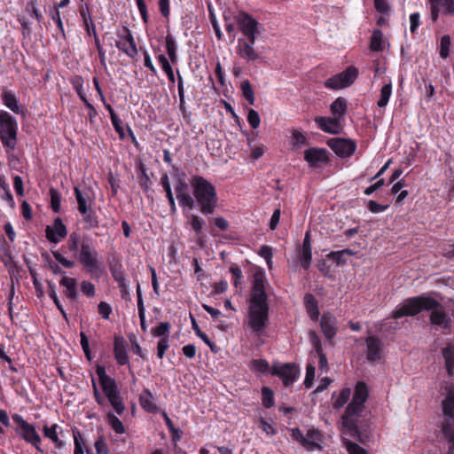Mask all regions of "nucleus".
I'll list each match as a JSON object with an SVG mask.
<instances>
[{"instance_id": "nucleus-10", "label": "nucleus", "mask_w": 454, "mask_h": 454, "mask_svg": "<svg viewBox=\"0 0 454 454\" xmlns=\"http://www.w3.org/2000/svg\"><path fill=\"white\" fill-rule=\"evenodd\" d=\"M358 75V70L354 67H348L345 71L328 78L325 86L331 90H340L350 86Z\"/></svg>"}, {"instance_id": "nucleus-47", "label": "nucleus", "mask_w": 454, "mask_h": 454, "mask_svg": "<svg viewBox=\"0 0 454 454\" xmlns=\"http://www.w3.org/2000/svg\"><path fill=\"white\" fill-rule=\"evenodd\" d=\"M312 261V251L311 249L301 248L300 254V262L301 266L304 270H308L311 264Z\"/></svg>"}, {"instance_id": "nucleus-24", "label": "nucleus", "mask_w": 454, "mask_h": 454, "mask_svg": "<svg viewBox=\"0 0 454 454\" xmlns=\"http://www.w3.org/2000/svg\"><path fill=\"white\" fill-rule=\"evenodd\" d=\"M319 441V432L314 429H309L308 430L306 435H304L302 446L309 451H312L316 449L321 450L322 446L318 443Z\"/></svg>"}, {"instance_id": "nucleus-51", "label": "nucleus", "mask_w": 454, "mask_h": 454, "mask_svg": "<svg viewBox=\"0 0 454 454\" xmlns=\"http://www.w3.org/2000/svg\"><path fill=\"white\" fill-rule=\"evenodd\" d=\"M247 121L252 129H257L261 122L259 114L254 109H249L247 113Z\"/></svg>"}, {"instance_id": "nucleus-4", "label": "nucleus", "mask_w": 454, "mask_h": 454, "mask_svg": "<svg viewBox=\"0 0 454 454\" xmlns=\"http://www.w3.org/2000/svg\"><path fill=\"white\" fill-rule=\"evenodd\" d=\"M191 185L200 212L205 215L213 214L218 200L215 186L200 176L192 178Z\"/></svg>"}, {"instance_id": "nucleus-12", "label": "nucleus", "mask_w": 454, "mask_h": 454, "mask_svg": "<svg viewBox=\"0 0 454 454\" xmlns=\"http://www.w3.org/2000/svg\"><path fill=\"white\" fill-rule=\"evenodd\" d=\"M256 38L238 39L237 54L247 62H254L260 59V53L254 49Z\"/></svg>"}, {"instance_id": "nucleus-1", "label": "nucleus", "mask_w": 454, "mask_h": 454, "mask_svg": "<svg viewBox=\"0 0 454 454\" xmlns=\"http://www.w3.org/2000/svg\"><path fill=\"white\" fill-rule=\"evenodd\" d=\"M268 280L263 271H256L253 276L252 289L247 312V325L251 331L259 335L269 324Z\"/></svg>"}, {"instance_id": "nucleus-40", "label": "nucleus", "mask_w": 454, "mask_h": 454, "mask_svg": "<svg viewBox=\"0 0 454 454\" xmlns=\"http://www.w3.org/2000/svg\"><path fill=\"white\" fill-rule=\"evenodd\" d=\"M351 395L350 388H343L336 399L333 401V408L341 409L349 400Z\"/></svg>"}, {"instance_id": "nucleus-27", "label": "nucleus", "mask_w": 454, "mask_h": 454, "mask_svg": "<svg viewBox=\"0 0 454 454\" xmlns=\"http://www.w3.org/2000/svg\"><path fill=\"white\" fill-rule=\"evenodd\" d=\"M144 411L153 414L161 411L160 407L157 403L156 398L147 389H144Z\"/></svg>"}, {"instance_id": "nucleus-41", "label": "nucleus", "mask_w": 454, "mask_h": 454, "mask_svg": "<svg viewBox=\"0 0 454 454\" xmlns=\"http://www.w3.org/2000/svg\"><path fill=\"white\" fill-rule=\"evenodd\" d=\"M314 345L316 348V351L318 355V367L321 371L327 372L328 371V363L325 355L322 352V348L320 341L315 337L314 338Z\"/></svg>"}, {"instance_id": "nucleus-8", "label": "nucleus", "mask_w": 454, "mask_h": 454, "mask_svg": "<svg viewBox=\"0 0 454 454\" xmlns=\"http://www.w3.org/2000/svg\"><path fill=\"white\" fill-rule=\"evenodd\" d=\"M74 257L89 273L94 274L99 270L98 254L90 238L82 239L80 250Z\"/></svg>"}, {"instance_id": "nucleus-49", "label": "nucleus", "mask_w": 454, "mask_h": 454, "mask_svg": "<svg viewBox=\"0 0 454 454\" xmlns=\"http://www.w3.org/2000/svg\"><path fill=\"white\" fill-rule=\"evenodd\" d=\"M72 85L74 87V89L75 90V91L77 92L79 98L82 99V100H85V92L83 90V80L82 78V76H74L73 79H72Z\"/></svg>"}, {"instance_id": "nucleus-32", "label": "nucleus", "mask_w": 454, "mask_h": 454, "mask_svg": "<svg viewBox=\"0 0 454 454\" xmlns=\"http://www.w3.org/2000/svg\"><path fill=\"white\" fill-rule=\"evenodd\" d=\"M74 450V454H84V449L86 447L85 440L83 439L81 432L78 428L74 427L72 429Z\"/></svg>"}, {"instance_id": "nucleus-31", "label": "nucleus", "mask_w": 454, "mask_h": 454, "mask_svg": "<svg viewBox=\"0 0 454 454\" xmlns=\"http://www.w3.org/2000/svg\"><path fill=\"white\" fill-rule=\"evenodd\" d=\"M187 223L199 239L203 236V227L206 224L204 219L197 215H190L187 216Z\"/></svg>"}, {"instance_id": "nucleus-55", "label": "nucleus", "mask_w": 454, "mask_h": 454, "mask_svg": "<svg viewBox=\"0 0 454 454\" xmlns=\"http://www.w3.org/2000/svg\"><path fill=\"white\" fill-rule=\"evenodd\" d=\"M259 254L266 260L268 266L270 267V264L272 263V248L269 246L263 245L260 247Z\"/></svg>"}, {"instance_id": "nucleus-46", "label": "nucleus", "mask_w": 454, "mask_h": 454, "mask_svg": "<svg viewBox=\"0 0 454 454\" xmlns=\"http://www.w3.org/2000/svg\"><path fill=\"white\" fill-rule=\"evenodd\" d=\"M262 403L265 408H270L274 405L273 392L267 387L262 388Z\"/></svg>"}, {"instance_id": "nucleus-28", "label": "nucleus", "mask_w": 454, "mask_h": 454, "mask_svg": "<svg viewBox=\"0 0 454 454\" xmlns=\"http://www.w3.org/2000/svg\"><path fill=\"white\" fill-rule=\"evenodd\" d=\"M304 303L307 312L312 320H317L319 316L317 301L311 294H307L304 297Z\"/></svg>"}, {"instance_id": "nucleus-3", "label": "nucleus", "mask_w": 454, "mask_h": 454, "mask_svg": "<svg viewBox=\"0 0 454 454\" xmlns=\"http://www.w3.org/2000/svg\"><path fill=\"white\" fill-rule=\"evenodd\" d=\"M368 395L369 391L366 384L364 381H358L356 385L353 399L341 416L342 434L354 437L360 442H362V439L357 426V419L363 412Z\"/></svg>"}, {"instance_id": "nucleus-45", "label": "nucleus", "mask_w": 454, "mask_h": 454, "mask_svg": "<svg viewBox=\"0 0 454 454\" xmlns=\"http://www.w3.org/2000/svg\"><path fill=\"white\" fill-rule=\"evenodd\" d=\"M250 368L256 372L265 373L270 366L269 363L264 359H254L250 363Z\"/></svg>"}, {"instance_id": "nucleus-64", "label": "nucleus", "mask_w": 454, "mask_h": 454, "mask_svg": "<svg viewBox=\"0 0 454 454\" xmlns=\"http://www.w3.org/2000/svg\"><path fill=\"white\" fill-rule=\"evenodd\" d=\"M442 253L446 258L454 261V242L444 245Z\"/></svg>"}, {"instance_id": "nucleus-61", "label": "nucleus", "mask_w": 454, "mask_h": 454, "mask_svg": "<svg viewBox=\"0 0 454 454\" xmlns=\"http://www.w3.org/2000/svg\"><path fill=\"white\" fill-rule=\"evenodd\" d=\"M81 290L88 297H93L95 294V286L89 281H82L81 283Z\"/></svg>"}, {"instance_id": "nucleus-52", "label": "nucleus", "mask_w": 454, "mask_h": 454, "mask_svg": "<svg viewBox=\"0 0 454 454\" xmlns=\"http://www.w3.org/2000/svg\"><path fill=\"white\" fill-rule=\"evenodd\" d=\"M176 198L179 200V203L181 206L187 207L190 209H192L193 207L194 200H193L192 197L188 192L179 194V196Z\"/></svg>"}, {"instance_id": "nucleus-18", "label": "nucleus", "mask_w": 454, "mask_h": 454, "mask_svg": "<svg viewBox=\"0 0 454 454\" xmlns=\"http://www.w3.org/2000/svg\"><path fill=\"white\" fill-rule=\"evenodd\" d=\"M366 348L367 360L373 363L379 362L382 355V341L374 336H369L366 339Z\"/></svg>"}, {"instance_id": "nucleus-62", "label": "nucleus", "mask_w": 454, "mask_h": 454, "mask_svg": "<svg viewBox=\"0 0 454 454\" xmlns=\"http://www.w3.org/2000/svg\"><path fill=\"white\" fill-rule=\"evenodd\" d=\"M52 254H53L54 258L59 263H61L64 267H66L67 269H72V268L74 267V261L67 260L62 254H60L59 252H52Z\"/></svg>"}, {"instance_id": "nucleus-36", "label": "nucleus", "mask_w": 454, "mask_h": 454, "mask_svg": "<svg viewBox=\"0 0 454 454\" xmlns=\"http://www.w3.org/2000/svg\"><path fill=\"white\" fill-rule=\"evenodd\" d=\"M240 89L242 91L243 97L247 100L249 105L253 106L254 104V92L252 88V85L248 80H245L240 83Z\"/></svg>"}, {"instance_id": "nucleus-5", "label": "nucleus", "mask_w": 454, "mask_h": 454, "mask_svg": "<svg viewBox=\"0 0 454 454\" xmlns=\"http://www.w3.org/2000/svg\"><path fill=\"white\" fill-rule=\"evenodd\" d=\"M96 373L98 377L102 390L108 402L117 414H122L125 407L120 395L116 381L106 374V369L102 365H97Z\"/></svg>"}, {"instance_id": "nucleus-19", "label": "nucleus", "mask_w": 454, "mask_h": 454, "mask_svg": "<svg viewBox=\"0 0 454 454\" xmlns=\"http://www.w3.org/2000/svg\"><path fill=\"white\" fill-rule=\"evenodd\" d=\"M431 19L434 22L438 20L440 8L442 9L446 14L454 13V1L453 0H429Z\"/></svg>"}, {"instance_id": "nucleus-6", "label": "nucleus", "mask_w": 454, "mask_h": 454, "mask_svg": "<svg viewBox=\"0 0 454 454\" xmlns=\"http://www.w3.org/2000/svg\"><path fill=\"white\" fill-rule=\"evenodd\" d=\"M442 400L443 420L442 421V434L443 437L454 439V385L449 384L444 387Z\"/></svg>"}, {"instance_id": "nucleus-29", "label": "nucleus", "mask_w": 454, "mask_h": 454, "mask_svg": "<svg viewBox=\"0 0 454 454\" xmlns=\"http://www.w3.org/2000/svg\"><path fill=\"white\" fill-rule=\"evenodd\" d=\"M331 113L340 120H342L347 111V100L343 98H336L330 106Z\"/></svg>"}, {"instance_id": "nucleus-25", "label": "nucleus", "mask_w": 454, "mask_h": 454, "mask_svg": "<svg viewBox=\"0 0 454 454\" xmlns=\"http://www.w3.org/2000/svg\"><path fill=\"white\" fill-rule=\"evenodd\" d=\"M59 285L64 287V294L67 299L74 301L77 298V282L75 278L63 277Z\"/></svg>"}, {"instance_id": "nucleus-23", "label": "nucleus", "mask_w": 454, "mask_h": 454, "mask_svg": "<svg viewBox=\"0 0 454 454\" xmlns=\"http://www.w3.org/2000/svg\"><path fill=\"white\" fill-rule=\"evenodd\" d=\"M114 352L115 359L119 364L124 365L129 363V357L125 347V340L123 337H114Z\"/></svg>"}, {"instance_id": "nucleus-48", "label": "nucleus", "mask_w": 454, "mask_h": 454, "mask_svg": "<svg viewBox=\"0 0 454 454\" xmlns=\"http://www.w3.org/2000/svg\"><path fill=\"white\" fill-rule=\"evenodd\" d=\"M75 198L78 203V211L80 214H85L86 210L89 209L86 199L82 195V192L78 187L74 188Z\"/></svg>"}, {"instance_id": "nucleus-15", "label": "nucleus", "mask_w": 454, "mask_h": 454, "mask_svg": "<svg viewBox=\"0 0 454 454\" xmlns=\"http://www.w3.org/2000/svg\"><path fill=\"white\" fill-rule=\"evenodd\" d=\"M304 159L310 167L319 168L327 163L328 152L324 148H309L304 152Z\"/></svg>"}, {"instance_id": "nucleus-50", "label": "nucleus", "mask_w": 454, "mask_h": 454, "mask_svg": "<svg viewBox=\"0 0 454 454\" xmlns=\"http://www.w3.org/2000/svg\"><path fill=\"white\" fill-rule=\"evenodd\" d=\"M81 242L82 241H80V238H79L78 234L72 233L69 236V239L67 241V247H68L69 251L73 252L74 254H76L77 252H79L80 247H81Z\"/></svg>"}, {"instance_id": "nucleus-54", "label": "nucleus", "mask_w": 454, "mask_h": 454, "mask_svg": "<svg viewBox=\"0 0 454 454\" xmlns=\"http://www.w3.org/2000/svg\"><path fill=\"white\" fill-rule=\"evenodd\" d=\"M168 340L166 337H162L157 344V357L161 359L166 350L168 348Z\"/></svg>"}, {"instance_id": "nucleus-11", "label": "nucleus", "mask_w": 454, "mask_h": 454, "mask_svg": "<svg viewBox=\"0 0 454 454\" xmlns=\"http://www.w3.org/2000/svg\"><path fill=\"white\" fill-rule=\"evenodd\" d=\"M235 20L244 38H256V35L259 33L257 20L247 12H240Z\"/></svg>"}, {"instance_id": "nucleus-63", "label": "nucleus", "mask_w": 454, "mask_h": 454, "mask_svg": "<svg viewBox=\"0 0 454 454\" xmlns=\"http://www.w3.org/2000/svg\"><path fill=\"white\" fill-rule=\"evenodd\" d=\"M97 454H108V448L102 437H99L95 442Z\"/></svg>"}, {"instance_id": "nucleus-33", "label": "nucleus", "mask_w": 454, "mask_h": 454, "mask_svg": "<svg viewBox=\"0 0 454 454\" xmlns=\"http://www.w3.org/2000/svg\"><path fill=\"white\" fill-rule=\"evenodd\" d=\"M191 320H192V327L193 331L195 332L196 335L200 338L206 345H207L212 351H215L216 346L214 342H212L206 333H204L200 328L199 327L196 319L191 315Z\"/></svg>"}, {"instance_id": "nucleus-2", "label": "nucleus", "mask_w": 454, "mask_h": 454, "mask_svg": "<svg viewBox=\"0 0 454 454\" xmlns=\"http://www.w3.org/2000/svg\"><path fill=\"white\" fill-rule=\"evenodd\" d=\"M423 310L431 311L430 323L432 325L441 329L450 328V318L444 307L438 301L426 294L404 300L393 311L392 317L397 319L403 317H414Z\"/></svg>"}, {"instance_id": "nucleus-60", "label": "nucleus", "mask_w": 454, "mask_h": 454, "mask_svg": "<svg viewBox=\"0 0 454 454\" xmlns=\"http://www.w3.org/2000/svg\"><path fill=\"white\" fill-rule=\"evenodd\" d=\"M230 272L232 274L234 279L233 284L236 287L240 284L241 279L243 278L242 270L239 267L233 265L230 268Z\"/></svg>"}, {"instance_id": "nucleus-20", "label": "nucleus", "mask_w": 454, "mask_h": 454, "mask_svg": "<svg viewBox=\"0 0 454 454\" xmlns=\"http://www.w3.org/2000/svg\"><path fill=\"white\" fill-rule=\"evenodd\" d=\"M340 121L336 117H316L315 119L318 128L330 134H339L341 131Z\"/></svg>"}, {"instance_id": "nucleus-30", "label": "nucleus", "mask_w": 454, "mask_h": 454, "mask_svg": "<svg viewBox=\"0 0 454 454\" xmlns=\"http://www.w3.org/2000/svg\"><path fill=\"white\" fill-rule=\"evenodd\" d=\"M2 100L4 106H7L13 113L20 114L21 112L19 106L18 99L12 91H4L2 94Z\"/></svg>"}, {"instance_id": "nucleus-39", "label": "nucleus", "mask_w": 454, "mask_h": 454, "mask_svg": "<svg viewBox=\"0 0 454 454\" xmlns=\"http://www.w3.org/2000/svg\"><path fill=\"white\" fill-rule=\"evenodd\" d=\"M342 443L348 454H368L366 450L347 439L345 436L342 437Z\"/></svg>"}, {"instance_id": "nucleus-56", "label": "nucleus", "mask_w": 454, "mask_h": 454, "mask_svg": "<svg viewBox=\"0 0 454 454\" xmlns=\"http://www.w3.org/2000/svg\"><path fill=\"white\" fill-rule=\"evenodd\" d=\"M315 377V367L312 364H308L306 367V377L304 380V385L307 388L312 386V382Z\"/></svg>"}, {"instance_id": "nucleus-21", "label": "nucleus", "mask_w": 454, "mask_h": 454, "mask_svg": "<svg viewBox=\"0 0 454 454\" xmlns=\"http://www.w3.org/2000/svg\"><path fill=\"white\" fill-rule=\"evenodd\" d=\"M320 325L325 337L332 340L337 330V319L330 313H324L321 317Z\"/></svg>"}, {"instance_id": "nucleus-58", "label": "nucleus", "mask_w": 454, "mask_h": 454, "mask_svg": "<svg viewBox=\"0 0 454 454\" xmlns=\"http://www.w3.org/2000/svg\"><path fill=\"white\" fill-rule=\"evenodd\" d=\"M420 25V15L419 12H413L410 15V31L414 34Z\"/></svg>"}, {"instance_id": "nucleus-38", "label": "nucleus", "mask_w": 454, "mask_h": 454, "mask_svg": "<svg viewBox=\"0 0 454 454\" xmlns=\"http://www.w3.org/2000/svg\"><path fill=\"white\" fill-rule=\"evenodd\" d=\"M166 51H167V53L170 59V60L172 62H176V40L175 38L173 37L172 35H168L166 36Z\"/></svg>"}, {"instance_id": "nucleus-26", "label": "nucleus", "mask_w": 454, "mask_h": 454, "mask_svg": "<svg viewBox=\"0 0 454 454\" xmlns=\"http://www.w3.org/2000/svg\"><path fill=\"white\" fill-rule=\"evenodd\" d=\"M442 356L445 360V365L449 376H454V344L450 343L442 348Z\"/></svg>"}, {"instance_id": "nucleus-53", "label": "nucleus", "mask_w": 454, "mask_h": 454, "mask_svg": "<svg viewBox=\"0 0 454 454\" xmlns=\"http://www.w3.org/2000/svg\"><path fill=\"white\" fill-rule=\"evenodd\" d=\"M170 329V325L167 322L160 323L158 326L152 329V333L157 337H162Z\"/></svg>"}, {"instance_id": "nucleus-42", "label": "nucleus", "mask_w": 454, "mask_h": 454, "mask_svg": "<svg viewBox=\"0 0 454 454\" xmlns=\"http://www.w3.org/2000/svg\"><path fill=\"white\" fill-rule=\"evenodd\" d=\"M107 422L117 434L124 433L122 422L112 412L107 414Z\"/></svg>"}, {"instance_id": "nucleus-22", "label": "nucleus", "mask_w": 454, "mask_h": 454, "mask_svg": "<svg viewBox=\"0 0 454 454\" xmlns=\"http://www.w3.org/2000/svg\"><path fill=\"white\" fill-rule=\"evenodd\" d=\"M43 433L45 437L49 438L54 443L57 449L65 447V442L59 438V434H62L63 431L58 424H53L51 427L44 426L43 427Z\"/></svg>"}, {"instance_id": "nucleus-17", "label": "nucleus", "mask_w": 454, "mask_h": 454, "mask_svg": "<svg viewBox=\"0 0 454 454\" xmlns=\"http://www.w3.org/2000/svg\"><path fill=\"white\" fill-rule=\"evenodd\" d=\"M272 374L278 375L282 379L286 387L292 385L298 376V369L294 364H286L280 366H275Z\"/></svg>"}, {"instance_id": "nucleus-7", "label": "nucleus", "mask_w": 454, "mask_h": 454, "mask_svg": "<svg viewBox=\"0 0 454 454\" xmlns=\"http://www.w3.org/2000/svg\"><path fill=\"white\" fill-rule=\"evenodd\" d=\"M17 131L16 119L8 112L0 111V140L7 152L16 148Z\"/></svg>"}, {"instance_id": "nucleus-57", "label": "nucleus", "mask_w": 454, "mask_h": 454, "mask_svg": "<svg viewBox=\"0 0 454 454\" xmlns=\"http://www.w3.org/2000/svg\"><path fill=\"white\" fill-rule=\"evenodd\" d=\"M51 15L52 20L57 24L58 28H59V32L61 33L62 36L65 37L63 22L61 20L60 13H59V11L58 10V8H54V10L51 12Z\"/></svg>"}, {"instance_id": "nucleus-37", "label": "nucleus", "mask_w": 454, "mask_h": 454, "mask_svg": "<svg viewBox=\"0 0 454 454\" xmlns=\"http://www.w3.org/2000/svg\"><path fill=\"white\" fill-rule=\"evenodd\" d=\"M391 95H392V84H391V82H388V83L385 84L380 90V99L378 100V103H377L378 106L385 107L387 105Z\"/></svg>"}, {"instance_id": "nucleus-43", "label": "nucleus", "mask_w": 454, "mask_h": 454, "mask_svg": "<svg viewBox=\"0 0 454 454\" xmlns=\"http://www.w3.org/2000/svg\"><path fill=\"white\" fill-rule=\"evenodd\" d=\"M51 207L55 213L60 211L61 196L60 193L54 188L50 189Z\"/></svg>"}, {"instance_id": "nucleus-35", "label": "nucleus", "mask_w": 454, "mask_h": 454, "mask_svg": "<svg viewBox=\"0 0 454 454\" xmlns=\"http://www.w3.org/2000/svg\"><path fill=\"white\" fill-rule=\"evenodd\" d=\"M81 215H82L85 229L90 230L98 226V217L92 210L88 209L85 214Z\"/></svg>"}, {"instance_id": "nucleus-13", "label": "nucleus", "mask_w": 454, "mask_h": 454, "mask_svg": "<svg viewBox=\"0 0 454 454\" xmlns=\"http://www.w3.org/2000/svg\"><path fill=\"white\" fill-rule=\"evenodd\" d=\"M327 145L340 158L351 156L356 148L354 141L340 137L329 139Z\"/></svg>"}, {"instance_id": "nucleus-34", "label": "nucleus", "mask_w": 454, "mask_h": 454, "mask_svg": "<svg viewBox=\"0 0 454 454\" xmlns=\"http://www.w3.org/2000/svg\"><path fill=\"white\" fill-rule=\"evenodd\" d=\"M383 34L380 30L376 29L373 31L371 38V49L373 51H380L383 50Z\"/></svg>"}, {"instance_id": "nucleus-16", "label": "nucleus", "mask_w": 454, "mask_h": 454, "mask_svg": "<svg viewBox=\"0 0 454 454\" xmlns=\"http://www.w3.org/2000/svg\"><path fill=\"white\" fill-rule=\"evenodd\" d=\"M67 234V227L59 217H57L52 225H47L45 237L51 243H59Z\"/></svg>"}, {"instance_id": "nucleus-44", "label": "nucleus", "mask_w": 454, "mask_h": 454, "mask_svg": "<svg viewBox=\"0 0 454 454\" xmlns=\"http://www.w3.org/2000/svg\"><path fill=\"white\" fill-rule=\"evenodd\" d=\"M450 36L448 35H444L441 38V43H440V56L442 59H447L450 54Z\"/></svg>"}, {"instance_id": "nucleus-59", "label": "nucleus", "mask_w": 454, "mask_h": 454, "mask_svg": "<svg viewBox=\"0 0 454 454\" xmlns=\"http://www.w3.org/2000/svg\"><path fill=\"white\" fill-rule=\"evenodd\" d=\"M110 271L113 278L118 282L119 285H124L125 278L123 277V273L121 270V267H118L116 265L111 266Z\"/></svg>"}, {"instance_id": "nucleus-9", "label": "nucleus", "mask_w": 454, "mask_h": 454, "mask_svg": "<svg viewBox=\"0 0 454 454\" xmlns=\"http://www.w3.org/2000/svg\"><path fill=\"white\" fill-rule=\"evenodd\" d=\"M12 418L17 425L15 428L17 434L27 443L33 445L38 451L43 453V450L40 447L42 439L40 434L37 433L35 427L28 423L20 414L15 413Z\"/></svg>"}, {"instance_id": "nucleus-14", "label": "nucleus", "mask_w": 454, "mask_h": 454, "mask_svg": "<svg viewBox=\"0 0 454 454\" xmlns=\"http://www.w3.org/2000/svg\"><path fill=\"white\" fill-rule=\"evenodd\" d=\"M115 44L120 51L125 52L129 57L133 58L137 54L134 38L127 27L121 29L119 34V39L116 40Z\"/></svg>"}]
</instances>
